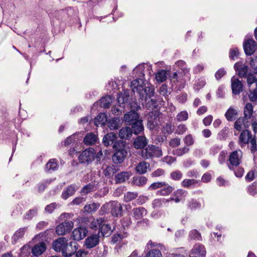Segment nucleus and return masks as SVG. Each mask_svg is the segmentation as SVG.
Returning a JSON list of instances; mask_svg holds the SVG:
<instances>
[{"label": "nucleus", "instance_id": "obj_44", "mask_svg": "<svg viewBox=\"0 0 257 257\" xmlns=\"http://www.w3.org/2000/svg\"><path fill=\"white\" fill-rule=\"evenodd\" d=\"M111 98L109 95H106L100 99V106L103 108H108L111 103Z\"/></svg>", "mask_w": 257, "mask_h": 257}, {"label": "nucleus", "instance_id": "obj_53", "mask_svg": "<svg viewBox=\"0 0 257 257\" xmlns=\"http://www.w3.org/2000/svg\"><path fill=\"white\" fill-rule=\"evenodd\" d=\"M169 201L167 199H156L152 202V206L153 208L161 207L163 203L168 202Z\"/></svg>", "mask_w": 257, "mask_h": 257}, {"label": "nucleus", "instance_id": "obj_56", "mask_svg": "<svg viewBox=\"0 0 257 257\" xmlns=\"http://www.w3.org/2000/svg\"><path fill=\"white\" fill-rule=\"evenodd\" d=\"M188 118V113L186 111L179 112L176 116V119L178 121L186 120Z\"/></svg>", "mask_w": 257, "mask_h": 257}, {"label": "nucleus", "instance_id": "obj_28", "mask_svg": "<svg viewBox=\"0 0 257 257\" xmlns=\"http://www.w3.org/2000/svg\"><path fill=\"white\" fill-rule=\"evenodd\" d=\"M58 168V165L57 160L51 159L46 164L45 169L46 172L51 173L56 170Z\"/></svg>", "mask_w": 257, "mask_h": 257}, {"label": "nucleus", "instance_id": "obj_59", "mask_svg": "<svg viewBox=\"0 0 257 257\" xmlns=\"http://www.w3.org/2000/svg\"><path fill=\"white\" fill-rule=\"evenodd\" d=\"M126 236V234H114L111 237V242L112 243H115L117 242H119Z\"/></svg>", "mask_w": 257, "mask_h": 257}, {"label": "nucleus", "instance_id": "obj_52", "mask_svg": "<svg viewBox=\"0 0 257 257\" xmlns=\"http://www.w3.org/2000/svg\"><path fill=\"white\" fill-rule=\"evenodd\" d=\"M146 257H162V255L160 250L152 249L146 254Z\"/></svg>", "mask_w": 257, "mask_h": 257}, {"label": "nucleus", "instance_id": "obj_35", "mask_svg": "<svg viewBox=\"0 0 257 257\" xmlns=\"http://www.w3.org/2000/svg\"><path fill=\"white\" fill-rule=\"evenodd\" d=\"M78 243L75 241H71L69 243H68V246L66 248L67 253H70V254H68L67 257L71 256L73 254H75V252H76L78 248Z\"/></svg>", "mask_w": 257, "mask_h": 257}, {"label": "nucleus", "instance_id": "obj_4", "mask_svg": "<svg viewBox=\"0 0 257 257\" xmlns=\"http://www.w3.org/2000/svg\"><path fill=\"white\" fill-rule=\"evenodd\" d=\"M95 157L96 152L94 149L89 148L81 152L78 159L80 163L88 165L94 160Z\"/></svg>", "mask_w": 257, "mask_h": 257}, {"label": "nucleus", "instance_id": "obj_43", "mask_svg": "<svg viewBox=\"0 0 257 257\" xmlns=\"http://www.w3.org/2000/svg\"><path fill=\"white\" fill-rule=\"evenodd\" d=\"M249 142L250 143V152L254 156H255L257 155V144L255 137H254L251 138Z\"/></svg>", "mask_w": 257, "mask_h": 257}, {"label": "nucleus", "instance_id": "obj_24", "mask_svg": "<svg viewBox=\"0 0 257 257\" xmlns=\"http://www.w3.org/2000/svg\"><path fill=\"white\" fill-rule=\"evenodd\" d=\"M46 249V243L41 242L36 244L32 249V253L35 256H38L42 254Z\"/></svg>", "mask_w": 257, "mask_h": 257}, {"label": "nucleus", "instance_id": "obj_22", "mask_svg": "<svg viewBox=\"0 0 257 257\" xmlns=\"http://www.w3.org/2000/svg\"><path fill=\"white\" fill-rule=\"evenodd\" d=\"M132 173L128 171H123L117 173L114 178L116 183H122L127 180L131 176Z\"/></svg>", "mask_w": 257, "mask_h": 257}, {"label": "nucleus", "instance_id": "obj_9", "mask_svg": "<svg viewBox=\"0 0 257 257\" xmlns=\"http://www.w3.org/2000/svg\"><path fill=\"white\" fill-rule=\"evenodd\" d=\"M97 223L99 224V231L97 234L101 233L103 236H107L110 233L111 228L108 224L104 223V219L100 218L97 219Z\"/></svg>", "mask_w": 257, "mask_h": 257}, {"label": "nucleus", "instance_id": "obj_39", "mask_svg": "<svg viewBox=\"0 0 257 257\" xmlns=\"http://www.w3.org/2000/svg\"><path fill=\"white\" fill-rule=\"evenodd\" d=\"M38 208L35 207L32 209L29 210L23 216L24 220H31L33 217L37 215Z\"/></svg>", "mask_w": 257, "mask_h": 257}, {"label": "nucleus", "instance_id": "obj_16", "mask_svg": "<svg viewBox=\"0 0 257 257\" xmlns=\"http://www.w3.org/2000/svg\"><path fill=\"white\" fill-rule=\"evenodd\" d=\"M128 155V151L122 150L121 152L114 151L112 156V160L114 163L118 164L122 163Z\"/></svg>", "mask_w": 257, "mask_h": 257}, {"label": "nucleus", "instance_id": "obj_2", "mask_svg": "<svg viewBox=\"0 0 257 257\" xmlns=\"http://www.w3.org/2000/svg\"><path fill=\"white\" fill-rule=\"evenodd\" d=\"M161 149L154 145H149L142 151V156L145 159L153 158H159L162 156Z\"/></svg>", "mask_w": 257, "mask_h": 257}, {"label": "nucleus", "instance_id": "obj_45", "mask_svg": "<svg viewBox=\"0 0 257 257\" xmlns=\"http://www.w3.org/2000/svg\"><path fill=\"white\" fill-rule=\"evenodd\" d=\"M155 77L158 82H163L167 79V72L164 70H161L156 74Z\"/></svg>", "mask_w": 257, "mask_h": 257}, {"label": "nucleus", "instance_id": "obj_23", "mask_svg": "<svg viewBox=\"0 0 257 257\" xmlns=\"http://www.w3.org/2000/svg\"><path fill=\"white\" fill-rule=\"evenodd\" d=\"M112 147L114 151L117 152H121L122 150L128 151V149L127 143L126 141L123 140L117 141L114 143Z\"/></svg>", "mask_w": 257, "mask_h": 257}, {"label": "nucleus", "instance_id": "obj_25", "mask_svg": "<svg viewBox=\"0 0 257 257\" xmlns=\"http://www.w3.org/2000/svg\"><path fill=\"white\" fill-rule=\"evenodd\" d=\"M206 254V250L204 246L201 244H196L191 250V254L194 256H204Z\"/></svg>", "mask_w": 257, "mask_h": 257}, {"label": "nucleus", "instance_id": "obj_50", "mask_svg": "<svg viewBox=\"0 0 257 257\" xmlns=\"http://www.w3.org/2000/svg\"><path fill=\"white\" fill-rule=\"evenodd\" d=\"M118 119L115 117L110 120L107 123V126L111 130H115L118 128Z\"/></svg>", "mask_w": 257, "mask_h": 257}, {"label": "nucleus", "instance_id": "obj_30", "mask_svg": "<svg viewBox=\"0 0 257 257\" xmlns=\"http://www.w3.org/2000/svg\"><path fill=\"white\" fill-rule=\"evenodd\" d=\"M97 140V136L94 133L87 134L84 137L83 143L86 145H92L94 144Z\"/></svg>", "mask_w": 257, "mask_h": 257}, {"label": "nucleus", "instance_id": "obj_18", "mask_svg": "<svg viewBox=\"0 0 257 257\" xmlns=\"http://www.w3.org/2000/svg\"><path fill=\"white\" fill-rule=\"evenodd\" d=\"M117 102L120 107L123 108L124 105L131 99L128 90H125L123 93L118 94Z\"/></svg>", "mask_w": 257, "mask_h": 257}, {"label": "nucleus", "instance_id": "obj_7", "mask_svg": "<svg viewBox=\"0 0 257 257\" xmlns=\"http://www.w3.org/2000/svg\"><path fill=\"white\" fill-rule=\"evenodd\" d=\"M74 223L71 220H66L56 228V232L59 235H63L70 232L73 227Z\"/></svg>", "mask_w": 257, "mask_h": 257}, {"label": "nucleus", "instance_id": "obj_19", "mask_svg": "<svg viewBox=\"0 0 257 257\" xmlns=\"http://www.w3.org/2000/svg\"><path fill=\"white\" fill-rule=\"evenodd\" d=\"M77 190L76 185L71 184L65 188L63 191L61 197L64 200H66L69 197L73 196Z\"/></svg>", "mask_w": 257, "mask_h": 257}, {"label": "nucleus", "instance_id": "obj_6", "mask_svg": "<svg viewBox=\"0 0 257 257\" xmlns=\"http://www.w3.org/2000/svg\"><path fill=\"white\" fill-rule=\"evenodd\" d=\"M160 114L161 112L158 110L152 111L149 113L147 117V127L149 129L154 130L158 127Z\"/></svg>", "mask_w": 257, "mask_h": 257}, {"label": "nucleus", "instance_id": "obj_14", "mask_svg": "<svg viewBox=\"0 0 257 257\" xmlns=\"http://www.w3.org/2000/svg\"><path fill=\"white\" fill-rule=\"evenodd\" d=\"M256 42L252 39L245 41L243 43V49L247 55H251L256 50Z\"/></svg>", "mask_w": 257, "mask_h": 257}, {"label": "nucleus", "instance_id": "obj_37", "mask_svg": "<svg viewBox=\"0 0 257 257\" xmlns=\"http://www.w3.org/2000/svg\"><path fill=\"white\" fill-rule=\"evenodd\" d=\"M100 206V204L97 203L93 202L92 203L86 204L84 207L85 212L88 213H92L95 212Z\"/></svg>", "mask_w": 257, "mask_h": 257}, {"label": "nucleus", "instance_id": "obj_21", "mask_svg": "<svg viewBox=\"0 0 257 257\" xmlns=\"http://www.w3.org/2000/svg\"><path fill=\"white\" fill-rule=\"evenodd\" d=\"M111 213L113 216L115 217L122 216V207L121 204L116 201H112Z\"/></svg>", "mask_w": 257, "mask_h": 257}, {"label": "nucleus", "instance_id": "obj_62", "mask_svg": "<svg viewBox=\"0 0 257 257\" xmlns=\"http://www.w3.org/2000/svg\"><path fill=\"white\" fill-rule=\"evenodd\" d=\"M257 82V78L253 74H249L247 75V83L248 87H250L251 85L253 83Z\"/></svg>", "mask_w": 257, "mask_h": 257}, {"label": "nucleus", "instance_id": "obj_51", "mask_svg": "<svg viewBox=\"0 0 257 257\" xmlns=\"http://www.w3.org/2000/svg\"><path fill=\"white\" fill-rule=\"evenodd\" d=\"M138 196L137 192H128L124 196V200L126 202H130L136 199Z\"/></svg>", "mask_w": 257, "mask_h": 257}, {"label": "nucleus", "instance_id": "obj_20", "mask_svg": "<svg viewBox=\"0 0 257 257\" xmlns=\"http://www.w3.org/2000/svg\"><path fill=\"white\" fill-rule=\"evenodd\" d=\"M130 125H131L130 128L132 130V132L135 135L141 134L144 131V127L143 124V120L141 119L135 121Z\"/></svg>", "mask_w": 257, "mask_h": 257}, {"label": "nucleus", "instance_id": "obj_64", "mask_svg": "<svg viewBox=\"0 0 257 257\" xmlns=\"http://www.w3.org/2000/svg\"><path fill=\"white\" fill-rule=\"evenodd\" d=\"M249 92L248 95L249 100L252 102L256 101L257 100V88L254 89L253 91L250 90Z\"/></svg>", "mask_w": 257, "mask_h": 257}, {"label": "nucleus", "instance_id": "obj_10", "mask_svg": "<svg viewBox=\"0 0 257 257\" xmlns=\"http://www.w3.org/2000/svg\"><path fill=\"white\" fill-rule=\"evenodd\" d=\"M99 234H95L88 236L85 240V245L87 248L91 249L95 247L99 243Z\"/></svg>", "mask_w": 257, "mask_h": 257}, {"label": "nucleus", "instance_id": "obj_58", "mask_svg": "<svg viewBox=\"0 0 257 257\" xmlns=\"http://www.w3.org/2000/svg\"><path fill=\"white\" fill-rule=\"evenodd\" d=\"M51 180H46L38 184V191L41 193L43 192L48 184L51 183Z\"/></svg>", "mask_w": 257, "mask_h": 257}, {"label": "nucleus", "instance_id": "obj_42", "mask_svg": "<svg viewBox=\"0 0 257 257\" xmlns=\"http://www.w3.org/2000/svg\"><path fill=\"white\" fill-rule=\"evenodd\" d=\"M237 114V112L233 108H230L225 113V117L228 121H232L234 119Z\"/></svg>", "mask_w": 257, "mask_h": 257}, {"label": "nucleus", "instance_id": "obj_11", "mask_svg": "<svg viewBox=\"0 0 257 257\" xmlns=\"http://www.w3.org/2000/svg\"><path fill=\"white\" fill-rule=\"evenodd\" d=\"M231 86L232 92L233 94L238 95L243 90V84L241 81L233 76L231 79Z\"/></svg>", "mask_w": 257, "mask_h": 257}, {"label": "nucleus", "instance_id": "obj_13", "mask_svg": "<svg viewBox=\"0 0 257 257\" xmlns=\"http://www.w3.org/2000/svg\"><path fill=\"white\" fill-rule=\"evenodd\" d=\"M236 73L240 77H245L248 72V67L242 62H236L234 65Z\"/></svg>", "mask_w": 257, "mask_h": 257}, {"label": "nucleus", "instance_id": "obj_27", "mask_svg": "<svg viewBox=\"0 0 257 257\" xmlns=\"http://www.w3.org/2000/svg\"><path fill=\"white\" fill-rule=\"evenodd\" d=\"M133 217L136 219H141L147 214V211L146 209L142 207L134 208L132 210Z\"/></svg>", "mask_w": 257, "mask_h": 257}, {"label": "nucleus", "instance_id": "obj_3", "mask_svg": "<svg viewBox=\"0 0 257 257\" xmlns=\"http://www.w3.org/2000/svg\"><path fill=\"white\" fill-rule=\"evenodd\" d=\"M68 240L64 237H59L54 240L52 244V248L57 252H61L64 257H67L68 254L70 253H67L66 248L68 246Z\"/></svg>", "mask_w": 257, "mask_h": 257}, {"label": "nucleus", "instance_id": "obj_48", "mask_svg": "<svg viewBox=\"0 0 257 257\" xmlns=\"http://www.w3.org/2000/svg\"><path fill=\"white\" fill-rule=\"evenodd\" d=\"M112 205V201H110L107 203L103 204L99 210L101 214H105L111 212V206Z\"/></svg>", "mask_w": 257, "mask_h": 257}, {"label": "nucleus", "instance_id": "obj_31", "mask_svg": "<svg viewBox=\"0 0 257 257\" xmlns=\"http://www.w3.org/2000/svg\"><path fill=\"white\" fill-rule=\"evenodd\" d=\"M251 138V132L248 130H244L241 133L239 139L241 143L247 144L249 143V141Z\"/></svg>", "mask_w": 257, "mask_h": 257}, {"label": "nucleus", "instance_id": "obj_1", "mask_svg": "<svg viewBox=\"0 0 257 257\" xmlns=\"http://www.w3.org/2000/svg\"><path fill=\"white\" fill-rule=\"evenodd\" d=\"M143 67V66L139 65L134 69L133 74H137L140 71L138 76L140 78L132 81L131 87L133 92L135 94L136 93L142 101L144 100L146 101L148 98H150L154 96L155 90L152 87L143 85V79L142 78L144 77V74L142 72Z\"/></svg>", "mask_w": 257, "mask_h": 257}, {"label": "nucleus", "instance_id": "obj_34", "mask_svg": "<svg viewBox=\"0 0 257 257\" xmlns=\"http://www.w3.org/2000/svg\"><path fill=\"white\" fill-rule=\"evenodd\" d=\"M148 181V179L142 176H135L133 178L132 182L134 185L142 187L144 186Z\"/></svg>", "mask_w": 257, "mask_h": 257}, {"label": "nucleus", "instance_id": "obj_36", "mask_svg": "<svg viewBox=\"0 0 257 257\" xmlns=\"http://www.w3.org/2000/svg\"><path fill=\"white\" fill-rule=\"evenodd\" d=\"M253 113V106L251 103H247L244 108V117L247 120L250 118Z\"/></svg>", "mask_w": 257, "mask_h": 257}, {"label": "nucleus", "instance_id": "obj_49", "mask_svg": "<svg viewBox=\"0 0 257 257\" xmlns=\"http://www.w3.org/2000/svg\"><path fill=\"white\" fill-rule=\"evenodd\" d=\"M188 207L191 210H195L201 207V203L194 199L188 201Z\"/></svg>", "mask_w": 257, "mask_h": 257}, {"label": "nucleus", "instance_id": "obj_8", "mask_svg": "<svg viewBox=\"0 0 257 257\" xmlns=\"http://www.w3.org/2000/svg\"><path fill=\"white\" fill-rule=\"evenodd\" d=\"M88 232V230L85 227H77L72 231L71 237L74 240L79 241L87 235Z\"/></svg>", "mask_w": 257, "mask_h": 257}, {"label": "nucleus", "instance_id": "obj_54", "mask_svg": "<svg viewBox=\"0 0 257 257\" xmlns=\"http://www.w3.org/2000/svg\"><path fill=\"white\" fill-rule=\"evenodd\" d=\"M245 120L246 119L244 117L238 118L234 123V128L238 131H241L242 129V125L245 124Z\"/></svg>", "mask_w": 257, "mask_h": 257}, {"label": "nucleus", "instance_id": "obj_15", "mask_svg": "<svg viewBox=\"0 0 257 257\" xmlns=\"http://www.w3.org/2000/svg\"><path fill=\"white\" fill-rule=\"evenodd\" d=\"M148 143V140L145 136H139L134 139L133 145L135 149H142L146 147Z\"/></svg>", "mask_w": 257, "mask_h": 257}, {"label": "nucleus", "instance_id": "obj_38", "mask_svg": "<svg viewBox=\"0 0 257 257\" xmlns=\"http://www.w3.org/2000/svg\"><path fill=\"white\" fill-rule=\"evenodd\" d=\"M27 227L21 228L16 231L13 236V239L15 242H16L20 238H21L23 237L25 232L27 230Z\"/></svg>", "mask_w": 257, "mask_h": 257}, {"label": "nucleus", "instance_id": "obj_5", "mask_svg": "<svg viewBox=\"0 0 257 257\" xmlns=\"http://www.w3.org/2000/svg\"><path fill=\"white\" fill-rule=\"evenodd\" d=\"M242 152L241 151H234L231 152L228 158L227 166L229 170H234L241 163Z\"/></svg>", "mask_w": 257, "mask_h": 257}, {"label": "nucleus", "instance_id": "obj_55", "mask_svg": "<svg viewBox=\"0 0 257 257\" xmlns=\"http://www.w3.org/2000/svg\"><path fill=\"white\" fill-rule=\"evenodd\" d=\"M183 177V173L179 170L172 172L170 174V177L172 179L175 181H179Z\"/></svg>", "mask_w": 257, "mask_h": 257}, {"label": "nucleus", "instance_id": "obj_41", "mask_svg": "<svg viewBox=\"0 0 257 257\" xmlns=\"http://www.w3.org/2000/svg\"><path fill=\"white\" fill-rule=\"evenodd\" d=\"M198 182L199 181L195 179H185L181 182V186L185 188H190L194 187Z\"/></svg>", "mask_w": 257, "mask_h": 257}, {"label": "nucleus", "instance_id": "obj_26", "mask_svg": "<svg viewBox=\"0 0 257 257\" xmlns=\"http://www.w3.org/2000/svg\"><path fill=\"white\" fill-rule=\"evenodd\" d=\"M132 130L129 126L122 127L119 131V137L122 139L128 140L133 134Z\"/></svg>", "mask_w": 257, "mask_h": 257}, {"label": "nucleus", "instance_id": "obj_40", "mask_svg": "<svg viewBox=\"0 0 257 257\" xmlns=\"http://www.w3.org/2000/svg\"><path fill=\"white\" fill-rule=\"evenodd\" d=\"M117 171V169L112 166H107L103 171V174L106 177H112Z\"/></svg>", "mask_w": 257, "mask_h": 257}, {"label": "nucleus", "instance_id": "obj_57", "mask_svg": "<svg viewBox=\"0 0 257 257\" xmlns=\"http://www.w3.org/2000/svg\"><path fill=\"white\" fill-rule=\"evenodd\" d=\"M189 236L191 239L201 240L202 237L201 234L196 229H193L189 233Z\"/></svg>", "mask_w": 257, "mask_h": 257}, {"label": "nucleus", "instance_id": "obj_12", "mask_svg": "<svg viewBox=\"0 0 257 257\" xmlns=\"http://www.w3.org/2000/svg\"><path fill=\"white\" fill-rule=\"evenodd\" d=\"M140 115L139 113L135 110H131L124 115L123 121L126 125L131 124L139 119Z\"/></svg>", "mask_w": 257, "mask_h": 257}, {"label": "nucleus", "instance_id": "obj_29", "mask_svg": "<svg viewBox=\"0 0 257 257\" xmlns=\"http://www.w3.org/2000/svg\"><path fill=\"white\" fill-rule=\"evenodd\" d=\"M150 168V164L146 162L139 163L136 167L135 170L139 174H144L147 172L148 169Z\"/></svg>", "mask_w": 257, "mask_h": 257}, {"label": "nucleus", "instance_id": "obj_46", "mask_svg": "<svg viewBox=\"0 0 257 257\" xmlns=\"http://www.w3.org/2000/svg\"><path fill=\"white\" fill-rule=\"evenodd\" d=\"M94 185L92 184L89 183L87 185L83 186L81 189L80 193L82 195H85L88 193L93 191Z\"/></svg>", "mask_w": 257, "mask_h": 257}, {"label": "nucleus", "instance_id": "obj_61", "mask_svg": "<svg viewBox=\"0 0 257 257\" xmlns=\"http://www.w3.org/2000/svg\"><path fill=\"white\" fill-rule=\"evenodd\" d=\"M186 147L192 146L194 144V140L191 135L186 136L183 139Z\"/></svg>", "mask_w": 257, "mask_h": 257}, {"label": "nucleus", "instance_id": "obj_63", "mask_svg": "<svg viewBox=\"0 0 257 257\" xmlns=\"http://www.w3.org/2000/svg\"><path fill=\"white\" fill-rule=\"evenodd\" d=\"M157 101L155 99H151L146 104V107L148 109L157 108Z\"/></svg>", "mask_w": 257, "mask_h": 257}, {"label": "nucleus", "instance_id": "obj_33", "mask_svg": "<svg viewBox=\"0 0 257 257\" xmlns=\"http://www.w3.org/2000/svg\"><path fill=\"white\" fill-rule=\"evenodd\" d=\"M163 187V188H162L157 191V194L158 195H162V196L168 195L170 194L174 189V188L172 186L167 184L166 182H165V185H164V186Z\"/></svg>", "mask_w": 257, "mask_h": 257}, {"label": "nucleus", "instance_id": "obj_32", "mask_svg": "<svg viewBox=\"0 0 257 257\" xmlns=\"http://www.w3.org/2000/svg\"><path fill=\"white\" fill-rule=\"evenodd\" d=\"M107 121L106 115L104 113H99L94 120V124L98 126L100 125H105L106 122Z\"/></svg>", "mask_w": 257, "mask_h": 257}, {"label": "nucleus", "instance_id": "obj_60", "mask_svg": "<svg viewBox=\"0 0 257 257\" xmlns=\"http://www.w3.org/2000/svg\"><path fill=\"white\" fill-rule=\"evenodd\" d=\"M165 185V182H158L152 183L149 187V189L150 190H154L157 189L162 188Z\"/></svg>", "mask_w": 257, "mask_h": 257}, {"label": "nucleus", "instance_id": "obj_17", "mask_svg": "<svg viewBox=\"0 0 257 257\" xmlns=\"http://www.w3.org/2000/svg\"><path fill=\"white\" fill-rule=\"evenodd\" d=\"M117 136L116 135L112 132L106 134L103 138L102 144L105 147H108L112 145H113L114 143L116 142Z\"/></svg>", "mask_w": 257, "mask_h": 257}, {"label": "nucleus", "instance_id": "obj_47", "mask_svg": "<svg viewBox=\"0 0 257 257\" xmlns=\"http://www.w3.org/2000/svg\"><path fill=\"white\" fill-rule=\"evenodd\" d=\"M190 150V149L187 147H184L182 148H178L173 151V154L178 157L183 156L187 154Z\"/></svg>", "mask_w": 257, "mask_h": 257}]
</instances>
